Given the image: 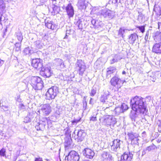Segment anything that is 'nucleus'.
Returning a JSON list of instances; mask_svg holds the SVG:
<instances>
[{
    "mask_svg": "<svg viewBox=\"0 0 161 161\" xmlns=\"http://www.w3.org/2000/svg\"><path fill=\"white\" fill-rule=\"evenodd\" d=\"M119 59L118 58V56L117 55H115L114 58H113L110 61L111 64H113L115 62H117Z\"/></svg>",
    "mask_w": 161,
    "mask_h": 161,
    "instance_id": "obj_42",
    "label": "nucleus"
},
{
    "mask_svg": "<svg viewBox=\"0 0 161 161\" xmlns=\"http://www.w3.org/2000/svg\"><path fill=\"white\" fill-rule=\"evenodd\" d=\"M87 107V103L86 101L83 102V110H85L86 109Z\"/></svg>",
    "mask_w": 161,
    "mask_h": 161,
    "instance_id": "obj_51",
    "label": "nucleus"
},
{
    "mask_svg": "<svg viewBox=\"0 0 161 161\" xmlns=\"http://www.w3.org/2000/svg\"><path fill=\"white\" fill-rule=\"evenodd\" d=\"M110 83L111 86L117 88H120L123 85V82L117 76H114L111 79Z\"/></svg>",
    "mask_w": 161,
    "mask_h": 161,
    "instance_id": "obj_5",
    "label": "nucleus"
},
{
    "mask_svg": "<svg viewBox=\"0 0 161 161\" xmlns=\"http://www.w3.org/2000/svg\"><path fill=\"white\" fill-rule=\"evenodd\" d=\"M152 52L157 54H161V42L156 43L153 45Z\"/></svg>",
    "mask_w": 161,
    "mask_h": 161,
    "instance_id": "obj_21",
    "label": "nucleus"
},
{
    "mask_svg": "<svg viewBox=\"0 0 161 161\" xmlns=\"http://www.w3.org/2000/svg\"><path fill=\"white\" fill-rule=\"evenodd\" d=\"M40 58L33 59L31 62V65L37 70H40L43 66L42 63Z\"/></svg>",
    "mask_w": 161,
    "mask_h": 161,
    "instance_id": "obj_13",
    "label": "nucleus"
},
{
    "mask_svg": "<svg viewBox=\"0 0 161 161\" xmlns=\"http://www.w3.org/2000/svg\"><path fill=\"white\" fill-rule=\"evenodd\" d=\"M27 115L29 118H30V119H31V120H32L36 116V113L35 111L31 112L29 113Z\"/></svg>",
    "mask_w": 161,
    "mask_h": 161,
    "instance_id": "obj_37",
    "label": "nucleus"
},
{
    "mask_svg": "<svg viewBox=\"0 0 161 161\" xmlns=\"http://www.w3.org/2000/svg\"><path fill=\"white\" fill-rule=\"evenodd\" d=\"M116 122V118L113 115H110L106 116L103 121L104 124L107 127H109L111 125L114 126Z\"/></svg>",
    "mask_w": 161,
    "mask_h": 161,
    "instance_id": "obj_6",
    "label": "nucleus"
},
{
    "mask_svg": "<svg viewBox=\"0 0 161 161\" xmlns=\"http://www.w3.org/2000/svg\"><path fill=\"white\" fill-rule=\"evenodd\" d=\"M90 121H94L97 120V118L96 116H94V115H93V116L90 117Z\"/></svg>",
    "mask_w": 161,
    "mask_h": 161,
    "instance_id": "obj_54",
    "label": "nucleus"
},
{
    "mask_svg": "<svg viewBox=\"0 0 161 161\" xmlns=\"http://www.w3.org/2000/svg\"><path fill=\"white\" fill-rule=\"evenodd\" d=\"M122 142L119 139H114L111 145V149L114 152H119L120 149V145Z\"/></svg>",
    "mask_w": 161,
    "mask_h": 161,
    "instance_id": "obj_11",
    "label": "nucleus"
},
{
    "mask_svg": "<svg viewBox=\"0 0 161 161\" xmlns=\"http://www.w3.org/2000/svg\"><path fill=\"white\" fill-rule=\"evenodd\" d=\"M145 102V100L143 98L136 96L130 100L132 109L136 113L144 115H147L148 110Z\"/></svg>",
    "mask_w": 161,
    "mask_h": 161,
    "instance_id": "obj_1",
    "label": "nucleus"
},
{
    "mask_svg": "<svg viewBox=\"0 0 161 161\" xmlns=\"http://www.w3.org/2000/svg\"><path fill=\"white\" fill-rule=\"evenodd\" d=\"M5 149L4 148H2L0 150V155L1 156H4L5 155Z\"/></svg>",
    "mask_w": 161,
    "mask_h": 161,
    "instance_id": "obj_47",
    "label": "nucleus"
},
{
    "mask_svg": "<svg viewBox=\"0 0 161 161\" xmlns=\"http://www.w3.org/2000/svg\"><path fill=\"white\" fill-rule=\"evenodd\" d=\"M101 17L103 16L104 18L112 19L114 16L113 11L109 10H103L101 11L100 14Z\"/></svg>",
    "mask_w": 161,
    "mask_h": 161,
    "instance_id": "obj_15",
    "label": "nucleus"
},
{
    "mask_svg": "<svg viewBox=\"0 0 161 161\" xmlns=\"http://www.w3.org/2000/svg\"><path fill=\"white\" fill-rule=\"evenodd\" d=\"M114 112L116 115H119L120 114L123 113V110L119 107H116L114 109Z\"/></svg>",
    "mask_w": 161,
    "mask_h": 161,
    "instance_id": "obj_30",
    "label": "nucleus"
},
{
    "mask_svg": "<svg viewBox=\"0 0 161 161\" xmlns=\"http://www.w3.org/2000/svg\"><path fill=\"white\" fill-rule=\"evenodd\" d=\"M131 118L132 120H134L135 122L138 121L139 119L138 115L136 113L132 114Z\"/></svg>",
    "mask_w": 161,
    "mask_h": 161,
    "instance_id": "obj_38",
    "label": "nucleus"
},
{
    "mask_svg": "<svg viewBox=\"0 0 161 161\" xmlns=\"http://www.w3.org/2000/svg\"><path fill=\"white\" fill-rule=\"evenodd\" d=\"M81 118L79 119H75L72 121V123L73 125H76L77 123L80 121Z\"/></svg>",
    "mask_w": 161,
    "mask_h": 161,
    "instance_id": "obj_49",
    "label": "nucleus"
},
{
    "mask_svg": "<svg viewBox=\"0 0 161 161\" xmlns=\"http://www.w3.org/2000/svg\"><path fill=\"white\" fill-rule=\"evenodd\" d=\"M137 38L138 36L136 33L131 34L129 38V42L130 44H133Z\"/></svg>",
    "mask_w": 161,
    "mask_h": 161,
    "instance_id": "obj_25",
    "label": "nucleus"
},
{
    "mask_svg": "<svg viewBox=\"0 0 161 161\" xmlns=\"http://www.w3.org/2000/svg\"><path fill=\"white\" fill-rule=\"evenodd\" d=\"M72 142V139L70 136L68 137H66L65 138L64 145L66 147L70 146Z\"/></svg>",
    "mask_w": 161,
    "mask_h": 161,
    "instance_id": "obj_28",
    "label": "nucleus"
},
{
    "mask_svg": "<svg viewBox=\"0 0 161 161\" xmlns=\"http://www.w3.org/2000/svg\"><path fill=\"white\" fill-rule=\"evenodd\" d=\"M35 161H43V160L42 158L39 157L35 158Z\"/></svg>",
    "mask_w": 161,
    "mask_h": 161,
    "instance_id": "obj_56",
    "label": "nucleus"
},
{
    "mask_svg": "<svg viewBox=\"0 0 161 161\" xmlns=\"http://www.w3.org/2000/svg\"><path fill=\"white\" fill-rule=\"evenodd\" d=\"M120 107L123 110V112H124L125 111L127 110L128 108V106L124 103L121 104Z\"/></svg>",
    "mask_w": 161,
    "mask_h": 161,
    "instance_id": "obj_43",
    "label": "nucleus"
},
{
    "mask_svg": "<svg viewBox=\"0 0 161 161\" xmlns=\"http://www.w3.org/2000/svg\"><path fill=\"white\" fill-rule=\"evenodd\" d=\"M60 113V111L59 109L57 110L55 113V114H56V115H59Z\"/></svg>",
    "mask_w": 161,
    "mask_h": 161,
    "instance_id": "obj_58",
    "label": "nucleus"
},
{
    "mask_svg": "<svg viewBox=\"0 0 161 161\" xmlns=\"http://www.w3.org/2000/svg\"><path fill=\"white\" fill-rule=\"evenodd\" d=\"M148 33L147 32L146 36H145V39L147 41V40L148 39Z\"/></svg>",
    "mask_w": 161,
    "mask_h": 161,
    "instance_id": "obj_60",
    "label": "nucleus"
},
{
    "mask_svg": "<svg viewBox=\"0 0 161 161\" xmlns=\"http://www.w3.org/2000/svg\"><path fill=\"white\" fill-rule=\"evenodd\" d=\"M15 36L16 37H17L18 40L21 42L23 39V36L21 33L20 32L18 31L15 33Z\"/></svg>",
    "mask_w": 161,
    "mask_h": 161,
    "instance_id": "obj_34",
    "label": "nucleus"
},
{
    "mask_svg": "<svg viewBox=\"0 0 161 161\" xmlns=\"http://www.w3.org/2000/svg\"><path fill=\"white\" fill-rule=\"evenodd\" d=\"M97 92V88L95 87H93L92 88V90L91 91V92L90 93V95L91 96H94Z\"/></svg>",
    "mask_w": 161,
    "mask_h": 161,
    "instance_id": "obj_40",
    "label": "nucleus"
},
{
    "mask_svg": "<svg viewBox=\"0 0 161 161\" xmlns=\"http://www.w3.org/2000/svg\"><path fill=\"white\" fill-rule=\"evenodd\" d=\"M91 22L93 25L95 26L97 28H98L99 27H102L103 26L102 22H100V24L99 25H98L99 21L98 20H96L95 19H93L92 20Z\"/></svg>",
    "mask_w": 161,
    "mask_h": 161,
    "instance_id": "obj_29",
    "label": "nucleus"
},
{
    "mask_svg": "<svg viewBox=\"0 0 161 161\" xmlns=\"http://www.w3.org/2000/svg\"><path fill=\"white\" fill-rule=\"evenodd\" d=\"M128 135L131 140L138 137V134L136 133H129Z\"/></svg>",
    "mask_w": 161,
    "mask_h": 161,
    "instance_id": "obj_35",
    "label": "nucleus"
},
{
    "mask_svg": "<svg viewBox=\"0 0 161 161\" xmlns=\"http://www.w3.org/2000/svg\"><path fill=\"white\" fill-rule=\"evenodd\" d=\"M34 43L35 47L36 48H41L42 47V44L40 40H37L34 42Z\"/></svg>",
    "mask_w": 161,
    "mask_h": 161,
    "instance_id": "obj_31",
    "label": "nucleus"
},
{
    "mask_svg": "<svg viewBox=\"0 0 161 161\" xmlns=\"http://www.w3.org/2000/svg\"><path fill=\"white\" fill-rule=\"evenodd\" d=\"M59 93V88L56 86L49 88L47 92L46 95L48 100L54 99Z\"/></svg>",
    "mask_w": 161,
    "mask_h": 161,
    "instance_id": "obj_4",
    "label": "nucleus"
},
{
    "mask_svg": "<svg viewBox=\"0 0 161 161\" xmlns=\"http://www.w3.org/2000/svg\"><path fill=\"white\" fill-rule=\"evenodd\" d=\"M158 28L159 29H161V22L158 23Z\"/></svg>",
    "mask_w": 161,
    "mask_h": 161,
    "instance_id": "obj_61",
    "label": "nucleus"
},
{
    "mask_svg": "<svg viewBox=\"0 0 161 161\" xmlns=\"http://www.w3.org/2000/svg\"><path fill=\"white\" fill-rule=\"evenodd\" d=\"M31 121V119H30V118L27 115L25 118L24 122L25 123H27L30 122Z\"/></svg>",
    "mask_w": 161,
    "mask_h": 161,
    "instance_id": "obj_48",
    "label": "nucleus"
},
{
    "mask_svg": "<svg viewBox=\"0 0 161 161\" xmlns=\"http://www.w3.org/2000/svg\"><path fill=\"white\" fill-rule=\"evenodd\" d=\"M68 29L67 28L66 30V35L65 37L64 38V39L67 38L68 35L70 34L71 30L70 29L69 27H68Z\"/></svg>",
    "mask_w": 161,
    "mask_h": 161,
    "instance_id": "obj_46",
    "label": "nucleus"
},
{
    "mask_svg": "<svg viewBox=\"0 0 161 161\" xmlns=\"http://www.w3.org/2000/svg\"><path fill=\"white\" fill-rule=\"evenodd\" d=\"M67 14L69 18H72L74 14V10L72 4L69 3L65 7Z\"/></svg>",
    "mask_w": 161,
    "mask_h": 161,
    "instance_id": "obj_14",
    "label": "nucleus"
},
{
    "mask_svg": "<svg viewBox=\"0 0 161 161\" xmlns=\"http://www.w3.org/2000/svg\"><path fill=\"white\" fill-rule=\"evenodd\" d=\"M33 53V51L32 49V48L29 47H28L25 48L23 53L25 55H30Z\"/></svg>",
    "mask_w": 161,
    "mask_h": 161,
    "instance_id": "obj_27",
    "label": "nucleus"
},
{
    "mask_svg": "<svg viewBox=\"0 0 161 161\" xmlns=\"http://www.w3.org/2000/svg\"><path fill=\"white\" fill-rule=\"evenodd\" d=\"M31 84L36 90H41L43 87V82L42 79L37 76H32L31 79Z\"/></svg>",
    "mask_w": 161,
    "mask_h": 161,
    "instance_id": "obj_2",
    "label": "nucleus"
},
{
    "mask_svg": "<svg viewBox=\"0 0 161 161\" xmlns=\"http://www.w3.org/2000/svg\"><path fill=\"white\" fill-rule=\"evenodd\" d=\"M93 99L92 98H91L89 102V103L91 104H93Z\"/></svg>",
    "mask_w": 161,
    "mask_h": 161,
    "instance_id": "obj_62",
    "label": "nucleus"
},
{
    "mask_svg": "<svg viewBox=\"0 0 161 161\" xmlns=\"http://www.w3.org/2000/svg\"><path fill=\"white\" fill-rule=\"evenodd\" d=\"M133 154L131 152H125L121 157L120 161H131L132 159Z\"/></svg>",
    "mask_w": 161,
    "mask_h": 161,
    "instance_id": "obj_16",
    "label": "nucleus"
},
{
    "mask_svg": "<svg viewBox=\"0 0 161 161\" xmlns=\"http://www.w3.org/2000/svg\"><path fill=\"white\" fill-rule=\"evenodd\" d=\"M2 108L5 111H6V110H8V107L7 106H3V107Z\"/></svg>",
    "mask_w": 161,
    "mask_h": 161,
    "instance_id": "obj_64",
    "label": "nucleus"
},
{
    "mask_svg": "<svg viewBox=\"0 0 161 161\" xmlns=\"http://www.w3.org/2000/svg\"><path fill=\"white\" fill-rule=\"evenodd\" d=\"M19 113L21 111H24L25 109V106L23 104L21 103L19 105Z\"/></svg>",
    "mask_w": 161,
    "mask_h": 161,
    "instance_id": "obj_44",
    "label": "nucleus"
},
{
    "mask_svg": "<svg viewBox=\"0 0 161 161\" xmlns=\"http://www.w3.org/2000/svg\"><path fill=\"white\" fill-rule=\"evenodd\" d=\"M139 140L138 137L135 138V139H133L131 140V144L133 145H138L139 144Z\"/></svg>",
    "mask_w": 161,
    "mask_h": 161,
    "instance_id": "obj_39",
    "label": "nucleus"
},
{
    "mask_svg": "<svg viewBox=\"0 0 161 161\" xmlns=\"http://www.w3.org/2000/svg\"><path fill=\"white\" fill-rule=\"evenodd\" d=\"M47 123L46 119H43V120H40L35 126V128L37 130H43L45 128V126Z\"/></svg>",
    "mask_w": 161,
    "mask_h": 161,
    "instance_id": "obj_18",
    "label": "nucleus"
},
{
    "mask_svg": "<svg viewBox=\"0 0 161 161\" xmlns=\"http://www.w3.org/2000/svg\"><path fill=\"white\" fill-rule=\"evenodd\" d=\"M108 70L106 73V78L108 79L110 78L112 75H114V74H116V69L115 68L113 67H110L107 69Z\"/></svg>",
    "mask_w": 161,
    "mask_h": 161,
    "instance_id": "obj_22",
    "label": "nucleus"
},
{
    "mask_svg": "<svg viewBox=\"0 0 161 161\" xmlns=\"http://www.w3.org/2000/svg\"><path fill=\"white\" fill-rule=\"evenodd\" d=\"M15 46L16 47H20L21 43H16L15 44Z\"/></svg>",
    "mask_w": 161,
    "mask_h": 161,
    "instance_id": "obj_57",
    "label": "nucleus"
},
{
    "mask_svg": "<svg viewBox=\"0 0 161 161\" xmlns=\"http://www.w3.org/2000/svg\"><path fill=\"white\" fill-rule=\"evenodd\" d=\"M151 97L150 96H147L145 98V100L147 101H149L150 100Z\"/></svg>",
    "mask_w": 161,
    "mask_h": 161,
    "instance_id": "obj_59",
    "label": "nucleus"
},
{
    "mask_svg": "<svg viewBox=\"0 0 161 161\" xmlns=\"http://www.w3.org/2000/svg\"><path fill=\"white\" fill-rule=\"evenodd\" d=\"M79 156L77 153L75 151H71L66 156L65 161H78Z\"/></svg>",
    "mask_w": 161,
    "mask_h": 161,
    "instance_id": "obj_9",
    "label": "nucleus"
},
{
    "mask_svg": "<svg viewBox=\"0 0 161 161\" xmlns=\"http://www.w3.org/2000/svg\"><path fill=\"white\" fill-rule=\"evenodd\" d=\"M75 65L76 69L79 72V75L82 76L86 68L84 62L81 59L78 60Z\"/></svg>",
    "mask_w": 161,
    "mask_h": 161,
    "instance_id": "obj_7",
    "label": "nucleus"
},
{
    "mask_svg": "<svg viewBox=\"0 0 161 161\" xmlns=\"http://www.w3.org/2000/svg\"><path fill=\"white\" fill-rule=\"evenodd\" d=\"M40 71L41 75L44 77H49L52 73L51 67L47 65L44 67L43 66Z\"/></svg>",
    "mask_w": 161,
    "mask_h": 161,
    "instance_id": "obj_10",
    "label": "nucleus"
},
{
    "mask_svg": "<svg viewBox=\"0 0 161 161\" xmlns=\"http://www.w3.org/2000/svg\"><path fill=\"white\" fill-rule=\"evenodd\" d=\"M57 62H58V64L61 65L63 63V61L62 59L58 58L57 59Z\"/></svg>",
    "mask_w": 161,
    "mask_h": 161,
    "instance_id": "obj_55",
    "label": "nucleus"
},
{
    "mask_svg": "<svg viewBox=\"0 0 161 161\" xmlns=\"http://www.w3.org/2000/svg\"><path fill=\"white\" fill-rule=\"evenodd\" d=\"M153 11L155 13V14L157 16V19L159 18V17L161 15V4L156 5L154 6Z\"/></svg>",
    "mask_w": 161,
    "mask_h": 161,
    "instance_id": "obj_24",
    "label": "nucleus"
},
{
    "mask_svg": "<svg viewBox=\"0 0 161 161\" xmlns=\"http://www.w3.org/2000/svg\"><path fill=\"white\" fill-rule=\"evenodd\" d=\"M41 110L46 115H49L52 110L50 104L48 103L42 105Z\"/></svg>",
    "mask_w": 161,
    "mask_h": 161,
    "instance_id": "obj_17",
    "label": "nucleus"
},
{
    "mask_svg": "<svg viewBox=\"0 0 161 161\" xmlns=\"http://www.w3.org/2000/svg\"><path fill=\"white\" fill-rule=\"evenodd\" d=\"M128 69H125L122 72V74L123 75H126V74H128Z\"/></svg>",
    "mask_w": 161,
    "mask_h": 161,
    "instance_id": "obj_53",
    "label": "nucleus"
},
{
    "mask_svg": "<svg viewBox=\"0 0 161 161\" xmlns=\"http://www.w3.org/2000/svg\"><path fill=\"white\" fill-rule=\"evenodd\" d=\"M156 148V146L153 144H152V145L147 147L143 149L142 153V155L143 156L149 152L155 150Z\"/></svg>",
    "mask_w": 161,
    "mask_h": 161,
    "instance_id": "obj_23",
    "label": "nucleus"
},
{
    "mask_svg": "<svg viewBox=\"0 0 161 161\" xmlns=\"http://www.w3.org/2000/svg\"><path fill=\"white\" fill-rule=\"evenodd\" d=\"M136 28L139 29V30L141 31V32L143 33L145 31V26H137Z\"/></svg>",
    "mask_w": 161,
    "mask_h": 161,
    "instance_id": "obj_45",
    "label": "nucleus"
},
{
    "mask_svg": "<svg viewBox=\"0 0 161 161\" xmlns=\"http://www.w3.org/2000/svg\"><path fill=\"white\" fill-rule=\"evenodd\" d=\"M53 4H54L53 7V11L54 13H58L60 10V7L58 6L57 4L55 3H54L53 2Z\"/></svg>",
    "mask_w": 161,
    "mask_h": 161,
    "instance_id": "obj_36",
    "label": "nucleus"
},
{
    "mask_svg": "<svg viewBox=\"0 0 161 161\" xmlns=\"http://www.w3.org/2000/svg\"><path fill=\"white\" fill-rule=\"evenodd\" d=\"M82 153L86 158L89 159H92L95 154L93 150L89 148H86L84 149Z\"/></svg>",
    "mask_w": 161,
    "mask_h": 161,
    "instance_id": "obj_12",
    "label": "nucleus"
},
{
    "mask_svg": "<svg viewBox=\"0 0 161 161\" xmlns=\"http://www.w3.org/2000/svg\"><path fill=\"white\" fill-rule=\"evenodd\" d=\"M120 0H110V2L114 4L118 3L120 2Z\"/></svg>",
    "mask_w": 161,
    "mask_h": 161,
    "instance_id": "obj_52",
    "label": "nucleus"
},
{
    "mask_svg": "<svg viewBox=\"0 0 161 161\" xmlns=\"http://www.w3.org/2000/svg\"><path fill=\"white\" fill-rule=\"evenodd\" d=\"M5 7V4L4 3L3 1L2 0H0V11H3Z\"/></svg>",
    "mask_w": 161,
    "mask_h": 161,
    "instance_id": "obj_41",
    "label": "nucleus"
},
{
    "mask_svg": "<svg viewBox=\"0 0 161 161\" xmlns=\"http://www.w3.org/2000/svg\"><path fill=\"white\" fill-rule=\"evenodd\" d=\"M45 26L48 28L52 30H55L56 29L57 25L50 19L47 18L45 20Z\"/></svg>",
    "mask_w": 161,
    "mask_h": 161,
    "instance_id": "obj_20",
    "label": "nucleus"
},
{
    "mask_svg": "<svg viewBox=\"0 0 161 161\" xmlns=\"http://www.w3.org/2000/svg\"><path fill=\"white\" fill-rule=\"evenodd\" d=\"M125 30L123 28H120L118 31V35L119 36L122 37L123 38H124L125 36L124 34L125 32Z\"/></svg>",
    "mask_w": 161,
    "mask_h": 161,
    "instance_id": "obj_32",
    "label": "nucleus"
},
{
    "mask_svg": "<svg viewBox=\"0 0 161 161\" xmlns=\"http://www.w3.org/2000/svg\"><path fill=\"white\" fill-rule=\"evenodd\" d=\"M112 97L110 93L108 91H106L101 95L100 98V100L103 103L108 105V107L111 106L112 105Z\"/></svg>",
    "mask_w": 161,
    "mask_h": 161,
    "instance_id": "obj_3",
    "label": "nucleus"
},
{
    "mask_svg": "<svg viewBox=\"0 0 161 161\" xmlns=\"http://www.w3.org/2000/svg\"><path fill=\"white\" fill-rule=\"evenodd\" d=\"M156 38L158 41H161V32H159L158 34L156 36Z\"/></svg>",
    "mask_w": 161,
    "mask_h": 161,
    "instance_id": "obj_50",
    "label": "nucleus"
},
{
    "mask_svg": "<svg viewBox=\"0 0 161 161\" xmlns=\"http://www.w3.org/2000/svg\"><path fill=\"white\" fill-rule=\"evenodd\" d=\"M74 133L75 134V139L78 142H81L82 141L86 136V133L83 130H75L73 132V134Z\"/></svg>",
    "mask_w": 161,
    "mask_h": 161,
    "instance_id": "obj_8",
    "label": "nucleus"
},
{
    "mask_svg": "<svg viewBox=\"0 0 161 161\" xmlns=\"http://www.w3.org/2000/svg\"><path fill=\"white\" fill-rule=\"evenodd\" d=\"M100 158L103 161H112L113 159L112 155L109 153L106 152L102 153Z\"/></svg>",
    "mask_w": 161,
    "mask_h": 161,
    "instance_id": "obj_19",
    "label": "nucleus"
},
{
    "mask_svg": "<svg viewBox=\"0 0 161 161\" xmlns=\"http://www.w3.org/2000/svg\"><path fill=\"white\" fill-rule=\"evenodd\" d=\"M85 0H79L77 4V6L79 9H83L86 8V5L85 3Z\"/></svg>",
    "mask_w": 161,
    "mask_h": 161,
    "instance_id": "obj_26",
    "label": "nucleus"
},
{
    "mask_svg": "<svg viewBox=\"0 0 161 161\" xmlns=\"http://www.w3.org/2000/svg\"><path fill=\"white\" fill-rule=\"evenodd\" d=\"M82 19H79L76 23V25L78 27L79 29H82L83 28L82 22Z\"/></svg>",
    "mask_w": 161,
    "mask_h": 161,
    "instance_id": "obj_33",
    "label": "nucleus"
},
{
    "mask_svg": "<svg viewBox=\"0 0 161 161\" xmlns=\"http://www.w3.org/2000/svg\"><path fill=\"white\" fill-rule=\"evenodd\" d=\"M17 158V156H14L13 158V161H16Z\"/></svg>",
    "mask_w": 161,
    "mask_h": 161,
    "instance_id": "obj_63",
    "label": "nucleus"
}]
</instances>
